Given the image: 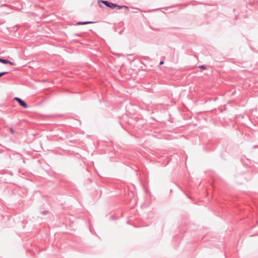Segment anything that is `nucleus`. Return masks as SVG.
<instances>
[{
	"instance_id": "nucleus-2",
	"label": "nucleus",
	"mask_w": 258,
	"mask_h": 258,
	"mask_svg": "<svg viewBox=\"0 0 258 258\" xmlns=\"http://www.w3.org/2000/svg\"><path fill=\"white\" fill-rule=\"evenodd\" d=\"M14 99L19 103L20 105H21L24 108H28V105L27 104V103L21 98L19 97H15Z\"/></svg>"
},
{
	"instance_id": "nucleus-8",
	"label": "nucleus",
	"mask_w": 258,
	"mask_h": 258,
	"mask_svg": "<svg viewBox=\"0 0 258 258\" xmlns=\"http://www.w3.org/2000/svg\"><path fill=\"white\" fill-rule=\"evenodd\" d=\"M164 63V61H161L159 63V64L160 65H162Z\"/></svg>"
},
{
	"instance_id": "nucleus-9",
	"label": "nucleus",
	"mask_w": 258,
	"mask_h": 258,
	"mask_svg": "<svg viewBox=\"0 0 258 258\" xmlns=\"http://www.w3.org/2000/svg\"><path fill=\"white\" fill-rule=\"evenodd\" d=\"M11 131L12 133H14V130L12 128H11Z\"/></svg>"
},
{
	"instance_id": "nucleus-6",
	"label": "nucleus",
	"mask_w": 258,
	"mask_h": 258,
	"mask_svg": "<svg viewBox=\"0 0 258 258\" xmlns=\"http://www.w3.org/2000/svg\"><path fill=\"white\" fill-rule=\"evenodd\" d=\"M199 68H200L201 69H203V70H206V67L205 65H201L199 66Z\"/></svg>"
},
{
	"instance_id": "nucleus-3",
	"label": "nucleus",
	"mask_w": 258,
	"mask_h": 258,
	"mask_svg": "<svg viewBox=\"0 0 258 258\" xmlns=\"http://www.w3.org/2000/svg\"><path fill=\"white\" fill-rule=\"evenodd\" d=\"M0 62L4 64H10L11 66H16V63L15 62L2 57H0Z\"/></svg>"
},
{
	"instance_id": "nucleus-1",
	"label": "nucleus",
	"mask_w": 258,
	"mask_h": 258,
	"mask_svg": "<svg viewBox=\"0 0 258 258\" xmlns=\"http://www.w3.org/2000/svg\"><path fill=\"white\" fill-rule=\"evenodd\" d=\"M100 3H103L106 7H107L108 8H111L112 9H115V8H117V9L120 10V9H121L123 8H126V9L128 8L127 7H126L125 6H119V5H117V4H114V3H109L108 1H107L98 0V4L99 6L100 7H102V5L100 4Z\"/></svg>"
},
{
	"instance_id": "nucleus-4",
	"label": "nucleus",
	"mask_w": 258,
	"mask_h": 258,
	"mask_svg": "<svg viewBox=\"0 0 258 258\" xmlns=\"http://www.w3.org/2000/svg\"><path fill=\"white\" fill-rule=\"evenodd\" d=\"M93 22L91 21H85V22H78L76 23L77 25H86L89 24H92L93 23Z\"/></svg>"
},
{
	"instance_id": "nucleus-7",
	"label": "nucleus",
	"mask_w": 258,
	"mask_h": 258,
	"mask_svg": "<svg viewBox=\"0 0 258 258\" xmlns=\"http://www.w3.org/2000/svg\"><path fill=\"white\" fill-rule=\"evenodd\" d=\"M48 212L47 211H43L41 212V213L43 214V215H46L47 214H48Z\"/></svg>"
},
{
	"instance_id": "nucleus-10",
	"label": "nucleus",
	"mask_w": 258,
	"mask_h": 258,
	"mask_svg": "<svg viewBox=\"0 0 258 258\" xmlns=\"http://www.w3.org/2000/svg\"><path fill=\"white\" fill-rule=\"evenodd\" d=\"M75 35L77 36H80V35L78 34H75Z\"/></svg>"
},
{
	"instance_id": "nucleus-5",
	"label": "nucleus",
	"mask_w": 258,
	"mask_h": 258,
	"mask_svg": "<svg viewBox=\"0 0 258 258\" xmlns=\"http://www.w3.org/2000/svg\"><path fill=\"white\" fill-rule=\"evenodd\" d=\"M9 72H0V78L2 76H3L4 75H6V74H8Z\"/></svg>"
}]
</instances>
